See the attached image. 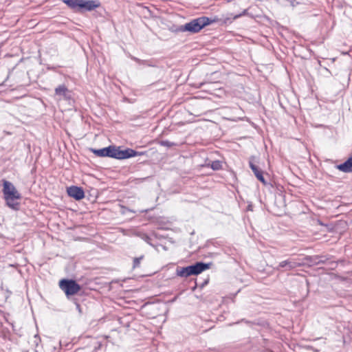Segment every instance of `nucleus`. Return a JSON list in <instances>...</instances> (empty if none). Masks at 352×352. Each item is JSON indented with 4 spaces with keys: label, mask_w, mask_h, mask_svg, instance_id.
<instances>
[{
    "label": "nucleus",
    "mask_w": 352,
    "mask_h": 352,
    "mask_svg": "<svg viewBox=\"0 0 352 352\" xmlns=\"http://www.w3.org/2000/svg\"><path fill=\"white\" fill-rule=\"evenodd\" d=\"M63 2L76 13L91 12L101 6L99 0H63Z\"/></svg>",
    "instance_id": "f257e3e1"
},
{
    "label": "nucleus",
    "mask_w": 352,
    "mask_h": 352,
    "mask_svg": "<svg viewBox=\"0 0 352 352\" xmlns=\"http://www.w3.org/2000/svg\"><path fill=\"white\" fill-rule=\"evenodd\" d=\"M3 194L6 205L14 210H18L19 203L16 200L21 199V195L14 186L9 181L3 180Z\"/></svg>",
    "instance_id": "f03ea898"
},
{
    "label": "nucleus",
    "mask_w": 352,
    "mask_h": 352,
    "mask_svg": "<svg viewBox=\"0 0 352 352\" xmlns=\"http://www.w3.org/2000/svg\"><path fill=\"white\" fill-rule=\"evenodd\" d=\"M212 263L198 261L186 267L177 266L175 274L182 278H187L192 275L197 276L209 269Z\"/></svg>",
    "instance_id": "7ed1b4c3"
},
{
    "label": "nucleus",
    "mask_w": 352,
    "mask_h": 352,
    "mask_svg": "<svg viewBox=\"0 0 352 352\" xmlns=\"http://www.w3.org/2000/svg\"><path fill=\"white\" fill-rule=\"evenodd\" d=\"M218 21V18L214 17L213 19L208 16H200L194 19H192L188 23L184 25L185 32H189L190 34H196L199 32L205 27Z\"/></svg>",
    "instance_id": "20e7f679"
},
{
    "label": "nucleus",
    "mask_w": 352,
    "mask_h": 352,
    "mask_svg": "<svg viewBox=\"0 0 352 352\" xmlns=\"http://www.w3.org/2000/svg\"><path fill=\"white\" fill-rule=\"evenodd\" d=\"M58 285L69 299L81 289V286L74 279H61Z\"/></svg>",
    "instance_id": "39448f33"
},
{
    "label": "nucleus",
    "mask_w": 352,
    "mask_h": 352,
    "mask_svg": "<svg viewBox=\"0 0 352 352\" xmlns=\"http://www.w3.org/2000/svg\"><path fill=\"white\" fill-rule=\"evenodd\" d=\"M145 153V152L136 151L132 148H127L121 150L120 147L115 146V151L113 153V158L116 160H125L135 156H140Z\"/></svg>",
    "instance_id": "423d86ee"
},
{
    "label": "nucleus",
    "mask_w": 352,
    "mask_h": 352,
    "mask_svg": "<svg viewBox=\"0 0 352 352\" xmlns=\"http://www.w3.org/2000/svg\"><path fill=\"white\" fill-rule=\"evenodd\" d=\"M302 264V262H300L296 259L289 258L287 260L280 261L278 263V266L276 267V269L277 270H280L281 269H283V271H289L301 266Z\"/></svg>",
    "instance_id": "0eeeda50"
},
{
    "label": "nucleus",
    "mask_w": 352,
    "mask_h": 352,
    "mask_svg": "<svg viewBox=\"0 0 352 352\" xmlns=\"http://www.w3.org/2000/svg\"><path fill=\"white\" fill-rule=\"evenodd\" d=\"M55 96L59 100L69 101L72 98V92L64 84L58 85L55 88Z\"/></svg>",
    "instance_id": "6e6552de"
},
{
    "label": "nucleus",
    "mask_w": 352,
    "mask_h": 352,
    "mask_svg": "<svg viewBox=\"0 0 352 352\" xmlns=\"http://www.w3.org/2000/svg\"><path fill=\"white\" fill-rule=\"evenodd\" d=\"M67 192L69 197L76 201H80L85 197V192L82 187L71 186L67 188Z\"/></svg>",
    "instance_id": "1a4fd4ad"
},
{
    "label": "nucleus",
    "mask_w": 352,
    "mask_h": 352,
    "mask_svg": "<svg viewBox=\"0 0 352 352\" xmlns=\"http://www.w3.org/2000/svg\"><path fill=\"white\" fill-rule=\"evenodd\" d=\"M91 151L98 157H109L113 158V153L115 151V146L110 145L109 146L96 149V148H91Z\"/></svg>",
    "instance_id": "9d476101"
},
{
    "label": "nucleus",
    "mask_w": 352,
    "mask_h": 352,
    "mask_svg": "<svg viewBox=\"0 0 352 352\" xmlns=\"http://www.w3.org/2000/svg\"><path fill=\"white\" fill-rule=\"evenodd\" d=\"M336 167L343 173H352V155L344 162L338 164Z\"/></svg>",
    "instance_id": "9b49d317"
},
{
    "label": "nucleus",
    "mask_w": 352,
    "mask_h": 352,
    "mask_svg": "<svg viewBox=\"0 0 352 352\" xmlns=\"http://www.w3.org/2000/svg\"><path fill=\"white\" fill-rule=\"evenodd\" d=\"M250 168L254 173V175L258 181L265 184L266 182L263 176V173L256 165H255L252 161L249 162Z\"/></svg>",
    "instance_id": "f8f14e48"
},
{
    "label": "nucleus",
    "mask_w": 352,
    "mask_h": 352,
    "mask_svg": "<svg viewBox=\"0 0 352 352\" xmlns=\"http://www.w3.org/2000/svg\"><path fill=\"white\" fill-rule=\"evenodd\" d=\"M305 260L307 262L311 263V264L318 265V264L324 263V261L322 260H321L320 257H319L318 256H307L305 258Z\"/></svg>",
    "instance_id": "ddd939ff"
},
{
    "label": "nucleus",
    "mask_w": 352,
    "mask_h": 352,
    "mask_svg": "<svg viewBox=\"0 0 352 352\" xmlns=\"http://www.w3.org/2000/svg\"><path fill=\"white\" fill-rule=\"evenodd\" d=\"M168 30L171 32L177 34L179 32H185V29L184 28V25H177L173 24L168 27Z\"/></svg>",
    "instance_id": "4468645a"
},
{
    "label": "nucleus",
    "mask_w": 352,
    "mask_h": 352,
    "mask_svg": "<svg viewBox=\"0 0 352 352\" xmlns=\"http://www.w3.org/2000/svg\"><path fill=\"white\" fill-rule=\"evenodd\" d=\"M94 349L92 352H104V345L101 342L96 340L93 341Z\"/></svg>",
    "instance_id": "2eb2a0df"
},
{
    "label": "nucleus",
    "mask_w": 352,
    "mask_h": 352,
    "mask_svg": "<svg viewBox=\"0 0 352 352\" xmlns=\"http://www.w3.org/2000/svg\"><path fill=\"white\" fill-rule=\"evenodd\" d=\"M210 168L214 170L222 169V162L219 160L212 161L210 164Z\"/></svg>",
    "instance_id": "dca6fc26"
},
{
    "label": "nucleus",
    "mask_w": 352,
    "mask_h": 352,
    "mask_svg": "<svg viewBox=\"0 0 352 352\" xmlns=\"http://www.w3.org/2000/svg\"><path fill=\"white\" fill-rule=\"evenodd\" d=\"M159 144L161 145V146H166L168 148H170L172 146H176L177 144L175 143V142H170L169 140H161Z\"/></svg>",
    "instance_id": "f3484780"
},
{
    "label": "nucleus",
    "mask_w": 352,
    "mask_h": 352,
    "mask_svg": "<svg viewBox=\"0 0 352 352\" xmlns=\"http://www.w3.org/2000/svg\"><path fill=\"white\" fill-rule=\"evenodd\" d=\"M144 257V255H141L139 257H135L133 258V269L138 268L140 267V261L142 260H143Z\"/></svg>",
    "instance_id": "a211bd4d"
},
{
    "label": "nucleus",
    "mask_w": 352,
    "mask_h": 352,
    "mask_svg": "<svg viewBox=\"0 0 352 352\" xmlns=\"http://www.w3.org/2000/svg\"><path fill=\"white\" fill-rule=\"evenodd\" d=\"M141 65L153 67H156L155 62L151 60H142Z\"/></svg>",
    "instance_id": "6ab92c4d"
},
{
    "label": "nucleus",
    "mask_w": 352,
    "mask_h": 352,
    "mask_svg": "<svg viewBox=\"0 0 352 352\" xmlns=\"http://www.w3.org/2000/svg\"><path fill=\"white\" fill-rule=\"evenodd\" d=\"M33 344L35 345L36 347H37L41 342V338L38 334H36L33 338Z\"/></svg>",
    "instance_id": "aec40b11"
},
{
    "label": "nucleus",
    "mask_w": 352,
    "mask_h": 352,
    "mask_svg": "<svg viewBox=\"0 0 352 352\" xmlns=\"http://www.w3.org/2000/svg\"><path fill=\"white\" fill-rule=\"evenodd\" d=\"M72 300L74 301V304L76 305V310L78 311L79 314H82V309H81L80 305L77 302L76 299L74 298H72Z\"/></svg>",
    "instance_id": "412c9836"
},
{
    "label": "nucleus",
    "mask_w": 352,
    "mask_h": 352,
    "mask_svg": "<svg viewBox=\"0 0 352 352\" xmlns=\"http://www.w3.org/2000/svg\"><path fill=\"white\" fill-rule=\"evenodd\" d=\"M142 239H144V241H146L150 245L153 246V243H151V240L152 239H151V238L148 235L144 234Z\"/></svg>",
    "instance_id": "4be33fe9"
},
{
    "label": "nucleus",
    "mask_w": 352,
    "mask_h": 352,
    "mask_svg": "<svg viewBox=\"0 0 352 352\" xmlns=\"http://www.w3.org/2000/svg\"><path fill=\"white\" fill-rule=\"evenodd\" d=\"M130 58L131 60L135 61L139 65L142 64V60H141L135 56H133L132 55H130Z\"/></svg>",
    "instance_id": "5701e85b"
},
{
    "label": "nucleus",
    "mask_w": 352,
    "mask_h": 352,
    "mask_svg": "<svg viewBox=\"0 0 352 352\" xmlns=\"http://www.w3.org/2000/svg\"><path fill=\"white\" fill-rule=\"evenodd\" d=\"M130 58L131 60L135 61L139 65L142 64V60H141L135 56H133L132 55H130Z\"/></svg>",
    "instance_id": "b1692460"
},
{
    "label": "nucleus",
    "mask_w": 352,
    "mask_h": 352,
    "mask_svg": "<svg viewBox=\"0 0 352 352\" xmlns=\"http://www.w3.org/2000/svg\"><path fill=\"white\" fill-rule=\"evenodd\" d=\"M148 179V177H142V178H137L135 179V184H140L141 182H143L144 181Z\"/></svg>",
    "instance_id": "393cba45"
},
{
    "label": "nucleus",
    "mask_w": 352,
    "mask_h": 352,
    "mask_svg": "<svg viewBox=\"0 0 352 352\" xmlns=\"http://www.w3.org/2000/svg\"><path fill=\"white\" fill-rule=\"evenodd\" d=\"M247 12H248V10H244L242 13H241L239 14H237V15H235L234 16V19H236L239 18L241 16H244V15H245L247 14Z\"/></svg>",
    "instance_id": "a878e982"
},
{
    "label": "nucleus",
    "mask_w": 352,
    "mask_h": 352,
    "mask_svg": "<svg viewBox=\"0 0 352 352\" xmlns=\"http://www.w3.org/2000/svg\"><path fill=\"white\" fill-rule=\"evenodd\" d=\"M209 283V278H206L202 283L201 285H200V287L201 288H203L204 287H205L208 283Z\"/></svg>",
    "instance_id": "bb28decb"
},
{
    "label": "nucleus",
    "mask_w": 352,
    "mask_h": 352,
    "mask_svg": "<svg viewBox=\"0 0 352 352\" xmlns=\"http://www.w3.org/2000/svg\"><path fill=\"white\" fill-rule=\"evenodd\" d=\"M241 322H244L245 323H246L248 325H250L252 324V322L251 321L247 320L245 319H242Z\"/></svg>",
    "instance_id": "cd10ccee"
},
{
    "label": "nucleus",
    "mask_w": 352,
    "mask_h": 352,
    "mask_svg": "<svg viewBox=\"0 0 352 352\" xmlns=\"http://www.w3.org/2000/svg\"><path fill=\"white\" fill-rule=\"evenodd\" d=\"M277 3H281L284 0H275Z\"/></svg>",
    "instance_id": "c85d7f7f"
},
{
    "label": "nucleus",
    "mask_w": 352,
    "mask_h": 352,
    "mask_svg": "<svg viewBox=\"0 0 352 352\" xmlns=\"http://www.w3.org/2000/svg\"><path fill=\"white\" fill-rule=\"evenodd\" d=\"M197 283H195V287H193V288H192V290H193V291L195 289V288L197 287Z\"/></svg>",
    "instance_id": "c756f323"
},
{
    "label": "nucleus",
    "mask_w": 352,
    "mask_h": 352,
    "mask_svg": "<svg viewBox=\"0 0 352 352\" xmlns=\"http://www.w3.org/2000/svg\"><path fill=\"white\" fill-rule=\"evenodd\" d=\"M177 297H175L172 300L171 302H174L175 300H176Z\"/></svg>",
    "instance_id": "7c9ffc66"
}]
</instances>
